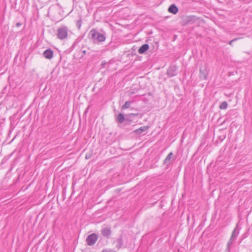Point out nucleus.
I'll return each mask as SVG.
<instances>
[{
    "mask_svg": "<svg viewBox=\"0 0 252 252\" xmlns=\"http://www.w3.org/2000/svg\"><path fill=\"white\" fill-rule=\"evenodd\" d=\"M173 156V154L172 152H170L169 154H168V155L167 156V157L164 160V164L167 165H169L170 163V160L171 159Z\"/></svg>",
    "mask_w": 252,
    "mask_h": 252,
    "instance_id": "12",
    "label": "nucleus"
},
{
    "mask_svg": "<svg viewBox=\"0 0 252 252\" xmlns=\"http://www.w3.org/2000/svg\"><path fill=\"white\" fill-rule=\"evenodd\" d=\"M200 74L199 77L201 79L205 80L207 78V73L206 70V67L205 66L200 68L199 70Z\"/></svg>",
    "mask_w": 252,
    "mask_h": 252,
    "instance_id": "7",
    "label": "nucleus"
},
{
    "mask_svg": "<svg viewBox=\"0 0 252 252\" xmlns=\"http://www.w3.org/2000/svg\"><path fill=\"white\" fill-rule=\"evenodd\" d=\"M178 67L176 65H171L167 70V74L169 77L175 76L177 75Z\"/></svg>",
    "mask_w": 252,
    "mask_h": 252,
    "instance_id": "4",
    "label": "nucleus"
},
{
    "mask_svg": "<svg viewBox=\"0 0 252 252\" xmlns=\"http://www.w3.org/2000/svg\"><path fill=\"white\" fill-rule=\"evenodd\" d=\"M234 241H235V240L231 239V238H230L229 240L227 242V248L226 249V252H230V246L232 244V243H233V242Z\"/></svg>",
    "mask_w": 252,
    "mask_h": 252,
    "instance_id": "14",
    "label": "nucleus"
},
{
    "mask_svg": "<svg viewBox=\"0 0 252 252\" xmlns=\"http://www.w3.org/2000/svg\"><path fill=\"white\" fill-rule=\"evenodd\" d=\"M130 115H134V114L133 113L130 114Z\"/></svg>",
    "mask_w": 252,
    "mask_h": 252,
    "instance_id": "26",
    "label": "nucleus"
},
{
    "mask_svg": "<svg viewBox=\"0 0 252 252\" xmlns=\"http://www.w3.org/2000/svg\"><path fill=\"white\" fill-rule=\"evenodd\" d=\"M227 107V103L226 101H223L220 104L219 108L220 109H225Z\"/></svg>",
    "mask_w": 252,
    "mask_h": 252,
    "instance_id": "16",
    "label": "nucleus"
},
{
    "mask_svg": "<svg viewBox=\"0 0 252 252\" xmlns=\"http://www.w3.org/2000/svg\"><path fill=\"white\" fill-rule=\"evenodd\" d=\"M238 231L236 230V232L235 233H234V235L237 236L238 235Z\"/></svg>",
    "mask_w": 252,
    "mask_h": 252,
    "instance_id": "24",
    "label": "nucleus"
},
{
    "mask_svg": "<svg viewBox=\"0 0 252 252\" xmlns=\"http://www.w3.org/2000/svg\"><path fill=\"white\" fill-rule=\"evenodd\" d=\"M116 120L119 123H123L125 120L124 115L123 114L120 113L118 115Z\"/></svg>",
    "mask_w": 252,
    "mask_h": 252,
    "instance_id": "13",
    "label": "nucleus"
},
{
    "mask_svg": "<svg viewBox=\"0 0 252 252\" xmlns=\"http://www.w3.org/2000/svg\"><path fill=\"white\" fill-rule=\"evenodd\" d=\"M81 22H82L81 20H78L77 22V25L79 29L81 27Z\"/></svg>",
    "mask_w": 252,
    "mask_h": 252,
    "instance_id": "19",
    "label": "nucleus"
},
{
    "mask_svg": "<svg viewBox=\"0 0 252 252\" xmlns=\"http://www.w3.org/2000/svg\"><path fill=\"white\" fill-rule=\"evenodd\" d=\"M241 38H242V37H237V38H234V39H232V40H231L229 41V42H228V44H229L230 45H231V46H233V42L236 41H237V40H239V39H241Z\"/></svg>",
    "mask_w": 252,
    "mask_h": 252,
    "instance_id": "17",
    "label": "nucleus"
},
{
    "mask_svg": "<svg viewBox=\"0 0 252 252\" xmlns=\"http://www.w3.org/2000/svg\"><path fill=\"white\" fill-rule=\"evenodd\" d=\"M89 34L91 36V39H92L93 42L94 43L101 42L104 41L106 39V36L105 34L98 32L94 29H93L90 31Z\"/></svg>",
    "mask_w": 252,
    "mask_h": 252,
    "instance_id": "1",
    "label": "nucleus"
},
{
    "mask_svg": "<svg viewBox=\"0 0 252 252\" xmlns=\"http://www.w3.org/2000/svg\"><path fill=\"white\" fill-rule=\"evenodd\" d=\"M82 52H83V54L84 55L86 54V50H83V51H82Z\"/></svg>",
    "mask_w": 252,
    "mask_h": 252,
    "instance_id": "25",
    "label": "nucleus"
},
{
    "mask_svg": "<svg viewBox=\"0 0 252 252\" xmlns=\"http://www.w3.org/2000/svg\"><path fill=\"white\" fill-rule=\"evenodd\" d=\"M168 10L170 13L176 14L178 12V8L175 4H172L169 7Z\"/></svg>",
    "mask_w": 252,
    "mask_h": 252,
    "instance_id": "8",
    "label": "nucleus"
},
{
    "mask_svg": "<svg viewBox=\"0 0 252 252\" xmlns=\"http://www.w3.org/2000/svg\"><path fill=\"white\" fill-rule=\"evenodd\" d=\"M43 56L48 60L51 59L53 57V51L51 49L45 50L43 53Z\"/></svg>",
    "mask_w": 252,
    "mask_h": 252,
    "instance_id": "5",
    "label": "nucleus"
},
{
    "mask_svg": "<svg viewBox=\"0 0 252 252\" xmlns=\"http://www.w3.org/2000/svg\"><path fill=\"white\" fill-rule=\"evenodd\" d=\"M102 252H111L109 250H105L102 251Z\"/></svg>",
    "mask_w": 252,
    "mask_h": 252,
    "instance_id": "23",
    "label": "nucleus"
},
{
    "mask_svg": "<svg viewBox=\"0 0 252 252\" xmlns=\"http://www.w3.org/2000/svg\"><path fill=\"white\" fill-rule=\"evenodd\" d=\"M132 102V101H126L124 105L122 107V109L124 110L129 108L130 104Z\"/></svg>",
    "mask_w": 252,
    "mask_h": 252,
    "instance_id": "15",
    "label": "nucleus"
},
{
    "mask_svg": "<svg viewBox=\"0 0 252 252\" xmlns=\"http://www.w3.org/2000/svg\"><path fill=\"white\" fill-rule=\"evenodd\" d=\"M128 94L129 95H132V94H134V92L132 90H129L128 91Z\"/></svg>",
    "mask_w": 252,
    "mask_h": 252,
    "instance_id": "21",
    "label": "nucleus"
},
{
    "mask_svg": "<svg viewBox=\"0 0 252 252\" xmlns=\"http://www.w3.org/2000/svg\"><path fill=\"white\" fill-rule=\"evenodd\" d=\"M149 48V45L148 44H144L139 48L138 52L140 54H144Z\"/></svg>",
    "mask_w": 252,
    "mask_h": 252,
    "instance_id": "9",
    "label": "nucleus"
},
{
    "mask_svg": "<svg viewBox=\"0 0 252 252\" xmlns=\"http://www.w3.org/2000/svg\"><path fill=\"white\" fill-rule=\"evenodd\" d=\"M149 127L148 126H141L138 129L135 130V132L137 134H141V133H142V132L147 131Z\"/></svg>",
    "mask_w": 252,
    "mask_h": 252,
    "instance_id": "10",
    "label": "nucleus"
},
{
    "mask_svg": "<svg viewBox=\"0 0 252 252\" xmlns=\"http://www.w3.org/2000/svg\"><path fill=\"white\" fill-rule=\"evenodd\" d=\"M236 228H235V229H234V230L233 231L232 234L231 236V237H230V238H231V239H234V240H235V239H236V237H236V236H235V235H234V233H236Z\"/></svg>",
    "mask_w": 252,
    "mask_h": 252,
    "instance_id": "18",
    "label": "nucleus"
},
{
    "mask_svg": "<svg viewBox=\"0 0 252 252\" xmlns=\"http://www.w3.org/2000/svg\"><path fill=\"white\" fill-rule=\"evenodd\" d=\"M22 25V24L20 23H17L16 24V27H19Z\"/></svg>",
    "mask_w": 252,
    "mask_h": 252,
    "instance_id": "22",
    "label": "nucleus"
},
{
    "mask_svg": "<svg viewBox=\"0 0 252 252\" xmlns=\"http://www.w3.org/2000/svg\"><path fill=\"white\" fill-rule=\"evenodd\" d=\"M97 239V235L95 233H92L88 236L86 241L88 245L93 246L96 243Z\"/></svg>",
    "mask_w": 252,
    "mask_h": 252,
    "instance_id": "3",
    "label": "nucleus"
},
{
    "mask_svg": "<svg viewBox=\"0 0 252 252\" xmlns=\"http://www.w3.org/2000/svg\"><path fill=\"white\" fill-rule=\"evenodd\" d=\"M114 243L116 244V247L118 249H120L123 245L122 237L120 236L115 241Z\"/></svg>",
    "mask_w": 252,
    "mask_h": 252,
    "instance_id": "11",
    "label": "nucleus"
},
{
    "mask_svg": "<svg viewBox=\"0 0 252 252\" xmlns=\"http://www.w3.org/2000/svg\"><path fill=\"white\" fill-rule=\"evenodd\" d=\"M68 35V29L65 26L61 27L58 30L57 37L63 40L67 37Z\"/></svg>",
    "mask_w": 252,
    "mask_h": 252,
    "instance_id": "2",
    "label": "nucleus"
},
{
    "mask_svg": "<svg viewBox=\"0 0 252 252\" xmlns=\"http://www.w3.org/2000/svg\"><path fill=\"white\" fill-rule=\"evenodd\" d=\"M101 234L106 238H109L111 234V230L110 227H105L101 230Z\"/></svg>",
    "mask_w": 252,
    "mask_h": 252,
    "instance_id": "6",
    "label": "nucleus"
},
{
    "mask_svg": "<svg viewBox=\"0 0 252 252\" xmlns=\"http://www.w3.org/2000/svg\"><path fill=\"white\" fill-rule=\"evenodd\" d=\"M107 63L106 62H105V61H103L101 63V66L102 67H104L105 65Z\"/></svg>",
    "mask_w": 252,
    "mask_h": 252,
    "instance_id": "20",
    "label": "nucleus"
}]
</instances>
